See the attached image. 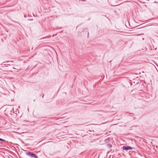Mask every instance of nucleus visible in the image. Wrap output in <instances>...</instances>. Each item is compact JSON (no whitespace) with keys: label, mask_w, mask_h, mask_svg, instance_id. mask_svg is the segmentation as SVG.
<instances>
[{"label":"nucleus","mask_w":158,"mask_h":158,"mask_svg":"<svg viewBox=\"0 0 158 158\" xmlns=\"http://www.w3.org/2000/svg\"><path fill=\"white\" fill-rule=\"evenodd\" d=\"M26 155L32 158H38L37 155L31 152H26Z\"/></svg>","instance_id":"f257e3e1"},{"label":"nucleus","mask_w":158,"mask_h":158,"mask_svg":"<svg viewBox=\"0 0 158 158\" xmlns=\"http://www.w3.org/2000/svg\"><path fill=\"white\" fill-rule=\"evenodd\" d=\"M108 140H109V139H106V141H107V142H108Z\"/></svg>","instance_id":"20e7f679"},{"label":"nucleus","mask_w":158,"mask_h":158,"mask_svg":"<svg viewBox=\"0 0 158 158\" xmlns=\"http://www.w3.org/2000/svg\"><path fill=\"white\" fill-rule=\"evenodd\" d=\"M110 147H112V146L111 145L110 146Z\"/></svg>","instance_id":"1a4fd4ad"},{"label":"nucleus","mask_w":158,"mask_h":158,"mask_svg":"<svg viewBox=\"0 0 158 158\" xmlns=\"http://www.w3.org/2000/svg\"><path fill=\"white\" fill-rule=\"evenodd\" d=\"M46 38V37L43 38L41 39V40L43 39H44Z\"/></svg>","instance_id":"39448f33"},{"label":"nucleus","mask_w":158,"mask_h":158,"mask_svg":"<svg viewBox=\"0 0 158 158\" xmlns=\"http://www.w3.org/2000/svg\"><path fill=\"white\" fill-rule=\"evenodd\" d=\"M30 20H33V19H30Z\"/></svg>","instance_id":"0eeeda50"},{"label":"nucleus","mask_w":158,"mask_h":158,"mask_svg":"<svg viewBox=\"0 0 158 158\" xmlns=\"http://www.w3.org/2000/svg\"><path fill=\"white\" fill-rule=\"evenodd\" d=\"M110 147H112V146L111 145L110 146Z\"/></svg>","instance_id":"6e6552de"},{"label":"nucleus","mask_w":158,"mask_h":158,"mask_svg":"<svg viewBox=\"0 0 158 158\" xmlns=\"http://www.w3.org/2000/svg\"><path fill=\"white\" fill-rule=\"evenodd\" d=\"M89 32H88V36H89Z\"/></svg>","instance_id":"423d86ee"},{"label":"nucleus","mask_w":158,"mask_h":158,"mask_svg":"<svg viewBox=\"0 0 158 158\" xmlns=\"http://www.w3.org/2000/svg\"><path fill=\"white\" fill-rule=\"evenodd\" d=\"M132 149V148L129 146H123V149L126 151L129 150H131Z\"/></svg>","instance_id":"f03ea898"},{"label":"nucleus","mask_w":158,"mask_h":158,"mask_svg":"<svg viewBox=\"0 0 158 158\" xmlns=\"http://www.w3.org/2000/svg\"><path fill=\"white\" fill-rule=\"evenodd\" d=\"M142 73H144V72H142Z\"/></svg>","instance_id":"9d476101"},{"label":"nucleus","mask_w":158,"mask_h":158,"mask_svg":"<svg viewBox=\"0 0 158 158\" xmlns=\"http://www.w3.org/2000/svg\"><path fill=\"white\" fill-rule=\"evenodd\" d=\"M0 141H5V140L2 139L1 138H0Z\"/></svg>","instance_id":"7ed1b4c3"}]
</instances>
